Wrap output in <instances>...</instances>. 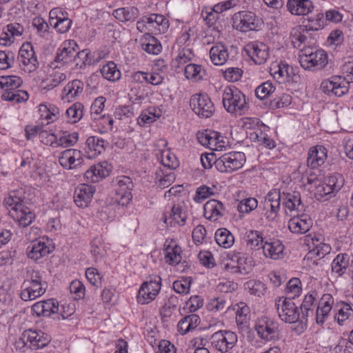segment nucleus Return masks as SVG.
Instances as JSON below:
<instances>
[{"instance_id": "nucleus-50", "label": "nucleus", "mask_w": 353, "mask_h": 353, "mask_svg": "<svg viewBox=\"0 0 353 353\" xmlns=\"http://www.w3.org/2000/svg\"><path fill=\"white\" fill-rule=\"evenodd\" d=\"M39 111L41 114V117L46 120H52V121L56 120L57 114H59V110L56 107L49 108L46 105H40Z\"/></svg>"}, {"instance_id": "nucleus-23", "label": "nucleus", "mask_w": 353, "mask_h": 353, "mask_svg": "<svg viewBox=\"0 0 353 353\" xmlns=\"http://www.w3.org/2000/svg\"><path fill=\"white\" fill-rule=\"evenodd\" d=\"M327 158V150L322 145L312 147L308 152L307 164L312 169L323 164Z\"/></svg>"}, {"instance_id": "nucleus-28", "label": "nucleus", "mask_w": 353, "mask_h": 353, "mask_svg": "<svg viewBox=\"0 0 353 353\" xmlns=\"http://www.w3.org/2000/svg\"><path fill=\"white\" fill-rule=\"evenodd\" d=\"M110 174V170L101 163L94 165L90 168L84 174L88 181L97 183Z\"/></svg>"}, {"instance_id": "nucleus-25", "label": "nucleus", "mask_w": 353, "mask_h": 353, "mask_svg": "<svg viewBox=\"0 0 353 353\" xmlns=\"http://www.w3.org/2000/svg\"><path fill=\"white\" fill-rule=\"evenodd\" d=\"M303 28L304 26H299L294 29L291 33L292 43L294 48L302 49V46L303 48H307V46L314 44V38H309L307 36L310 30H305Z\"/></svg>"}, {"instance_id": "nucleus-17", "label": "nucleus", "mask_w": 353, "mask_h": 353, "mask_svg": "<svg viewBox=\"0 0 353 353\" xmlns=\"http://www.w3.org/2000/svg\"><path fill=\"white\" fill-rule=\"evenodd\" d=\"M271 74L279 83L296 82L299 78L292 66L283 63L277 65L274 68H271Z\"/></svg>"}, {"instance_id": "nucleus-20", "label": "nucleus", "mask_w": 353, "mask_h": 353, "mask_svg": "<svg viewBox=\"0 0 353 353\" xmlns=\"http://www.w3.org/2000/svg\"><path fill=\"white\" fill-rule=\"evenodd\" d=\"M248 55L255 63H264L269 57V48L263 43H255L247 46Z\"/></svg>"}, {"instance_id": "nucleus-54", "label": "nucleus", "mask_w": 353, "mask_h": 353, "mask_svg": "<svg viewBox=\"0 0 353 353\" xmlns=\"http://www.w3.org/2000/svg\"><path fill=\"white\" fill-rule=\"evenodd\" d=\"M191 279L185 278L180 281H176L173 283V289L179 294H188L190 291Z\"/></svg>"}, {"instance_id": "nucleus-22", "label": "nucleus", "mask_w": 353, "mask_h": 353, "mask_svg": "<svg viewBox=\"0 0 353 353\" xmlns=\"http://www.w3.org/2000/svg\"><path fill=\"white\" fill-rule=\"evenodd\" d=\"M77 44L74 41H70L68 43H64L63 48L57 52L54 59V63H57L55 68L61 67L65 64L69 63L73 61L76 50L74 46Z\"/></svg>"}, {"instance_id": "nucleus-4", "label": "nucleus", "mask_w": 353, "mask_h": 353, "mask_svg": "<svg viewBox=\"0 0 353 353\" xmlns=\"http://www.w3.org/2000/svg\"><path fill=\"white\" fill-rule=\"evenodd\" d=\"M222 102L225 109L232 114L241 115L248 108L245 96L234 86L224 89Z\"/></svg>"}, {"instance_id": "nucleus-51", "label": "nucleus", "mask_w": 353, "mask_h": 353, "mask_svg": "<svg viewBox=\"0 0 353 353\" xmlns=\"http://www.w3.org/2000/svg\"><path fill=\"white\" fill-rule=\"evenodd\" d=\"M14 61V55L11 51H0V70H5L12 66Z\"/></svg>"}, {"instance_id": "nucleus-60", "label": "nucleus", "mask_w": 353, "mask_h": 353, "mask_svg": "<svg viewBox=\"0 0 353 353\" xmlns=\"http://www.w3.org/2000/svg\"><path fill=\"white\" fill-rule=\"evenodd\" d=\"M42 307L45 309V316H50L59 311V303L53 299L42 301Z\"/></svg>"}, {"instance_id": "nucleus-48", "label": "nucleus", "mask_w": 353, "mask_h": 353, "mask_svg": "<svg viewBox=\"0 0 353 353\" xmlns=\"http://www.w3.org/2000/svg\"><path fill=\"white\" fill-rule=\"evenodd\" d=\"M202 68L199 65L188 64L185 68V75L188 79L199 80L202 78Z\"/></svg>"}, {"instance_id": "nucleus-34", "label": "nucleus", "mask_w": 353, "mask_h": 353, "mask_svg": "<svg viewBox=\"0 0 353 353\" xmlns=\"http://www.w3.org/2000/svg\"><path fill=\"white\" fill-rule=\"evenodd\" d=\"M215 240L219 245L224 248H230L234 242V236L225 228H220L216 230Z\"/></svg>"}, {"instance_id": "nucleus-6", "label": "nucleus", "mask_w": 353, "mask_h": 353, "mask_svg": "<svg viewBox=\"0 0 353 353\" xmlns=\"http://www.w3.org/2000/svg\"><path fill=\"white\" fill-rule=\"evenodd\" d=\"M275 306L278 315L281 321L294 323L300 318L298 307L292 301L291 298L279 297L275 301Z\"/></svg>"}, {"instance_id": "nucleus-59", "label": "nucleus", "mask_w": 353, "mask_h": 353, "mask_svg": "<svg viewBox=\"0 0 353 353\" xmlns=\"http://www.w3.org/2000/svg\"><path fill=\"white\" fill-rule=\"evenodd\" d=\"M39 139L46 145L57 147V137L54 133H49L47 130H42L39 134Z\"/></svg>"}, {"instance_id": "nucleus-18", "label": "nucleus", "mask_w": 353, "mask_h": 353, "mask_svg": "<svg viewBox=\"0 0 353 353\" xmlns=\"http://www.w3.org/2000/svg\"><path fill=\"white\" fill-rule=\"evenodd\" d=\"M45 285L46 283L42 282L30 283L29 281H23L20 294L21 299L28 301L41 296L46 292Z\"/></svg>"}, {"instance_id": "nucleus-47", "label": "nucleus", "mask_w": 353, "mask_h": 353, "mask_svg": "<svg viewBox=\"0 0 353 353\" xmlns=\"http://www.w3.org/2000/svg\"><path fill=\"white\" fill-rule=\"evenodd\" d=\"M258 201L255 198L249 197L241 201L237 210L241 213H249L257 208Z\"/></svg>"}, {"instance_id": "nucleus-44", "label": "nucleus", "mask_w": 353, "mask_h": 353, "mask_svg": "<svg viewBox=\"0 0 353 353\" xmlns=\"http://www.w3.org/2000/svg\"><path fill=\"white\" fill-rule=\"evenodd\" d=\"M83 105L81 103H75L69 108L65 114L70 119V122L76 123L83 117Z\"/></svg>"}, {"instance_id": "nucleus-31", "label": "nucleus", "mask_w": 353, "mask_h": 353, "mask_svg": "<svg viewBox=\"0 0 353 353\" xmlns=\"http://www.w3.org/2000/svg\"><path fill=\"white\" fill-rule=\"evenodd\" d=\"M141 42L142 49L149 54H158L161 52V43L150 34L145 35L141 39Z\"/></svg>"}, {"instance_id": "nucleus-12", "label": "nucleus", "mask_w": 353, "mask_h": 353, "mask_svg": "<svg viewBox=\"0 0 353 353\" xmlns=\"http://www.w3.org/2000/svg\"><path fill=\"white\" fill-rule=\"evenodd\" d=\"M255 330L258 335L264 340L271 341L279 338L277 323L266 316L257 320Z\"/></svg>"}, {"instance_id": "nucleus-52", "label": "nucleus", "mask_w": 353, "mask_h": 353, "mask_svg": "<svg viewBox=\"0 0 353 353\" xmlns=\"http://www.w3.org/2000/svg\"><path fill=\"white\" fill-rule=\"evenodd\" d=\"M85 276L90 284L99 287L101 283V276L100 275L98 270L94 268H89L85 271Z\"/></svg>"}, {"instance_id": "nucleus-26", "label": "nucleus", "mask_w": 353, "mask_h": 353, "mask_svg": "<svg viewBox=\"0 0 353 353\" xmlns=\"http://www.w3.org/2000/svg\"><path fill=\"white\" fill-rule=\"evenodd\" d=\"M204 216L210 221H216L223 216V204L216 199L209 200L203 206Z\"/></svg>"}, {"instance_id": "nucleus-38", "label": "nucleus", "mask_w": 353, "mask_h": 353, "mask_svg": "<svg viewBox=\"0 0 353 353\" xmlns=\"http://www.w3.org/2000/svg\"><path fill=\"white\" fill-rule=\"evenodd\" d=\"M317 293L316 292H312L307 294L303 301L301 305V309L302 311V319H306L309 316L310 312L312 313L313 309L312 307L314 305V303L316 299Z\"/></svg>"}, {"instance_id": "nucleus-37", "label": "nucleus", "mask_w": 353, "mask_h": 353, "mask_svg": "<svg viewBox=\"0 0 353 353\" xmlns=\"http://www.w3.org/2000/svg\"><path fill=\"white\" fill-rule=\"evenodd\" d=\"M104 143L103 139L95 136L88 137L86 141L88 149L93 152L92 156L100 154L105 150Z\"/></svg>"}, {"instance_id": "nucleus-16", "label": "nucleus", "mask_w": 353, "mask_h": 353, "mask_svg": "<svg viewBox=\"0 0 353 353\" xmlns=\"http://www.w3.org/2000/svg\"><path fill=\"white\" fill-rule=\"evenodd\" d=\"M82 154L80 150L68 149L60 154L59 162L65 169H73L83 163Z\"/></svg>"}, {"instance_id": "nucleus-9", "label": "nucleus", "mask_w": 353, "mask_h": 353, "mask_svg": "<svg viewBox=\"0 0 353 353\" xmlns=\"http://www.w3.org/2000/svg\"><path fill=\"white\" fill-rule=\"evenodd\" d=\"M190 105L194 112L201 118H210L215 111L214 105L207 94H194L190 99Z\"/></svg>"}, {"instance_id": "nucleus-56", "label": "nucleus", "mask_w": 353, "mask_h": 353, "mask_svg": "<svg viewBox=\"0 0 353 353\" xmlns=\"http://www.w3.org/2000/svg\"><path fill=\"white\" fill-rule=\"evenodd\" d=\"M252 260L248 257H239L236 262L238 270H241L242 272H239L241 274H248L252 271Z\"/></svg>"}, {"instance_id": "nucleus-53", "label": "nucleus", "mask_w": 353, "mask_h": 353, "mask_svg": "<svg viewBox=\"0 0 353 353\" xmlns=\"http://www.w3.org/2000/svg\"><path fill=\"white\" fill-rule=\"evenodd\" d=\"M142 21L150 25L156 23L157 26L167 27L168 21L161 14H152L148 17H144Z\"/></svg>"}, {"instance_id": "nucleus-62", "label": "nucleus", "mask_w": 353, "mask_h": 353, "mask_svg": "<svg viewBox=\"0 0 353 353\" xmlns=\"http://www.w3.org/2000/svg\"><path fill=\"white\" fill-rule=\"evenodd\" d=\"M213 194L214 191L212 188L207 185H201L197 188L194 199L196 202H201L202 200H204Z\"/></svg>"}, {"instance_id": "nucleus-27", "label": "nucleus", "mask_w": 353, "mask_h": 353, "mask_svg": "<svg viewBox=\"0 0 353 353\" xmlns=\"http://www.w3.org/2000/svg\"><path fill=\"white\" fill-rule=\"evenodd\" d=\"M210 57L212 62L216 65H223L229 58L227 47L221 43L212 46L210 50Z\"/></svg>"}, {"instance_id": "nucleus-41", "label": "nucleus", "mask_w": 353, "mask_h": 353, "mask_svg": "<svg viewBox=\"0 0 353 353\" xmlns=\"http://www.w3.org/2000/svg\"><path fill=\"white\" fill-rule=\"evenodd\" d=\"M79 139V135L77 132L68 133L63 132L62 135L58 139L57 147L68 148L74 145Z\"/></svg>"}, {"instance_id": "nucleus-64", "label": "nucleus", "mask_w": 353, "mask_h": 353, "mask_svg": "<svg viewBox=\"0 0 353 353\" xmlns=\"http://www.w3.org/2000/svg\"><path fill=\"white\" fill-rule=\"evenodd\" d=\"M243 71L239 68H229L223 72L224 78L228 81L234 82L240 79Z\"/></svg>"}, {"instance_id": "nucleus-57", "label": "nucleus", "mask_w": 353, "mask_h": 353, "mask_svg": "<svg viewBox=\"0 0 353 353\" xmlns=\"http://www.w3.org/2000/svg\"><path fill=\"white\" fill-rule=\"evenodd\" d=\"M70 291L74 294V299L83 298L85 294V288L82 283L79 280H74L70 283Z\"/></svg>"}, {"instance_id": "nucleus-7", "label": "nucleus", "mask_w": 353, "mask_h": 353, "mask_svg": "<svg viewBox=\"0 0 353 353\" xmlns=\"http://www.w3.org/2000/svg\"><path fill=\"white\" fill-rule=\"evenodd\" d=\"M245 162L243 152H234L222 155L214 161V166L221 172H232L241 168Z\"/></svg>"}, {"instance_id": "nucleus-13", "label": "nucleus", "mask_w": 353, "mask_h": 353, "mask_svg": "<svg viewBox=\"0 0 353 353\" xmlns=\"http://www.w3.org/2000/svg\"><path fill=\"white\" fill-rule=\"evenodd\" d=\"M232 27L241 32H248L256 28L255 14L248 11H241L234 14Z\"/></svg>"}, {"instance_id": "nucleus-15", "label": "nucleus", "mask_w": 353, "mask_h": 353, "mask_svg": "<svg viewBox=\"0 0 353 353\" xmlns=\"http://www.w3.org/2000/svg\"><path fill=\"white\" fill-rule=\"evenodd\" d=\"M281 196L277 189L270 190L265 198V205L268 209L266 218L269 221H274L280 209Z\"/></svg>"}, {"instance_id": "nucleus-29", "label": "nucleus", "mask_w": 353, "mask_h": 353, "mask_svg": "<svg viewBox=\"0 0 353 353\" xmlns=\"http://www.w3.org/2000/svg\"><path fill=\"white\" fill-rule=\"evenodd\" d=\"M83 90V83L78 79L69 82L63 90L62 100L70 102L75 99Z\"/></svg>"}, {"instance_id": "nucleus-30", "label": "nucleus", "mask_w": 353, "mask_h": 353, "mask_svg": "<svg viewBox=\"0 0 353 353\" xmlns=\"http://www.w3.org/2000/svg\"><path fill=\"white\" fill-rule=\"evenodd\" d=\"M50 253V248L45 243L34 241L31 245L28 247L27 254L28 258L37 261Z\"/></svg>"}, {"instance_id": "nucleus-36", "label": "nucleus", "mask_w": 353, "mask_h": 353, "mask_svg": "<svg viewBox=\"0 0 353 353\" xmlns=\"http://www.w3.org/2000/svg\"><path fill=\"white\" fill-rule=\"evenodd\" d=\"M101 72L103 77L109 81H117L121 77V72L117 69V65L110 61L106 65H103L101 69Z\"/></svg>"}, {"instance_id": "nucleus-24", "label": "nucleus", "mask_w": 353, "mask_h": 353, "mask_svg": "<svg viewBox=\"0 0 353 353\" xmlns=\"http://www.w3.org/2000/svg\"><path fill=\"white\" fill-rule=\"evenodd\" d=\"M288 10L294 15H307L314 9V5L310 0H288Z\"/></svg>"}, {"instance_id": "nucleus-43", "label": "nucleus", "mask_w": 353, "mask_h": 353, "mask_svg": "<svg viewBox=\"0 0 353 353\" xmlns=\"http://www.w3.org/2000/svg\"><path fill=\"white\" fill-rule=\"evenodd\" d=\"M73 61L75 62L76 66L79 68H82L86 65H91L94 63L90 58V52L88 49L78 52H76Z\"/></svg>"}, {"instance_id": "nucleus-42", "label": "nucleus", "mask_w": 353, "mask_h": 353, "mask_svg": "<svg viewBox=\"0 0 353 353\" xmlns=\"http://www.w3.org/2000/svg\"><path fill=\"white\" fill-rule=\"evenodd\" d=\"M245 288L251 294L257 296L263 295L266 290L265 285L257 280L248 281L245 283Z\"/></svg>"}, {"instance_id": "nucleus-2", "label": "nucleus", "mask_w": 353, "mask_h": 353, "mask_svg": "<svg viewBox=\"0 0 353 353\" xmlns=\"http://www.w3.org/2000/svg\"><path fill=\"white\" fill-rule=\"evenodd\" d=\"M344 75V80L346 83H343L340 76H334L329 79H325L321 82V90L332 97H342L348 92L349 86L347 84L353 83V61H349L344 63L342 68Z\"/></svg>"}, {"instance_id": "nucleus-49", "label": "nucleus", "mask_w": 353, "mask_h": 353, "mask_svg": "<svg viewBox=\"0 0 353 353\" xmlns=\"http://www.w3.org/2000/svg\"><path fill=\"white\" fill-rule=\"evenodd\" d=\"M326 182L336 192H339L344 185V179L339 173H334L326 179Z\"/></svg>"}, {"instance_id": "nucleus-33", "label": "nucleus", "mask_w": 353, "mask_h": 353, "mask_svg": "<svg viewBox=\"0 0 353 353\" xmlns=\"http://www.w3.org/2000/svg\"><path fill=\"white\" fill-rule=\"evenodd\" d=\"M264 255L273 259H276L283 253V245L279 240L272 242H265L262 245Z\"/></svg>"}, {"instance_id": "nucleus-32", "label": "nucleus", "mask_w": 353, "mask_h": 353, "mask_svg": "<svg viewBox=\"0 0 353 353\" xmlns=\"http://www.w3.org/2000/svg\"><path fill=\"white\" fill-rule=\"evenodd\" d=\"M114 15L118 20L125 21H134L139 15V10L135 7H126L117 9Z\"/></svg>"}, {"instance_id": "nucleus-61", "label": "nucleus", "mask_w": 353, "mask_h": 353, "mask_svg": "<svg viewBox=\"0 0 353 353\" xmlns=\"http://www.w3.org/2000/svg\"><path fill=\"white\" fill-rule=\"evenodd\" d=\"M72 25V20L68 17H59L54 23V28L60 33L67 32Z\"/></svg>"}, {"instance_id": "nucleus-3", "label": "nucleus", "mask_w": 353, "mask_h": 353, "mask_svg": "<svg viewBox=\"0 0 353 353\" xmlns=\"http://www.w3.org/2000/svg\"><path fill=\"white\" fill-rule=\"evenodd\" d=\"M22 83L21 79L18 76L0 77V89L4 90L1 94V99L16 103L26 101L29 97L28 92L18 89Z\"/></svg>"}, {"instance_id": "nucleus-21", "label": "nucleus", "mask_w": 353, "mask_h": 353, "mask_svg": "<svg viewBox=\"0 0 353 353\" xmlns=\"http://www.w3.org/2000/svg\"><path fill=\"white\" fill-rule=\"evenodd\" d=\"M95 188L87 184L79 185L74 191V201L77 206L81 208L87 207L90 202Z\"/></svg>"}, {"instance_id": "nucleus-19", "label": "nucleus", "mask_w": 353, "mask_h": 353, "mask_svg": "<svg viewBox=\"0 0 353 353\" xmlns=\"http://www.w3.org/2000/svg\"><path fill=\"white\" fill-rule=\"evenodd\" d=\"M9 214L23 228L30 225L35 219V214L26 205H19L17 210H10Z\"/></svg>"}, {"instance_id": "nucleus-11", "label": "nucleus", "mask_w": 353, "mask_h": 353, "mask_svg": "<svg viewBox=\"0 0 353 353\" xmlns=\"http://www.w3.org/2000/svg\"><path fill=\"white\" fill-rule=\"evenodd\" d=\"M236 342V334L229 330H220L212 336V345L222 353L228 352Z\"/></svg>"}, {"instance_id": "nucleus-45", "label": "nucleus", "mask_w": 353, "mask_h": 353, "mask_svg": "<svg viewBox=\"0 0 353 353\" xmlns=\"http://www.w3.org/2000/svg\"><path fill=\"white\" fill-rule=\"evenodd\" d=\"M275 87L273 84L270 81H266L256 88L255 95L258 99L263 100L273 93Z\"/></svg>"}, {"instance_id": "nucleus-40", "label": "nucleus", "mask_w": 353, "mask_h": 353, "mask_svg": "<svg viewBox=\"0 0 353 353\" xmlns=\"http://www.w3.org/2000/svg\"><path fill=\"white\" fill-rule=\"evenodd\" d=\"M91 254L94 261H97L105 256L106 250L102 241L99 238H94L91 242Z\"/></svg>"}, {"instance_id": "nucleus-55", "label": "nucleus", "mask_w": 353, "mask_h": 353, "mask_svg": "<svg viewBox=\"0 0 353 353\" xmlns=\"http://www.w3.org/2000/svg\"><path fill=\"white\" fill-rule=\"evenodd\" d=\"M37 336H39V332L32 330H25L20 337L19 343L21 341L24 345H28L31 348Z\"/></svg>"}, {"instance_id": "nucleus-10", "label": "nucleus", "mask_w": 353, "mask_h": 353, "mask_svg": "<svg viewBox=\"0 0 353 353\" xmlns=\"http://www.w3.org/2000/svg\"><path fill=\"white\" fill-rule=\"evenodd\" d=\"M17 59L19 65L22 67L23 70L26 72H33L39 67V61L30 43H26L22 45L19 51Z\"/></svg>"}, {"instance_id": "nucleus-1", "label": "nucleus", "mask_w": 353, "mask_h": 353, "mask_svg": "<svg viewBox=\"0 0 353 353\" xmlns=\"http://www.w3.org/2000/svg\"><path fill=\"white\" fill-rule=\"evenodd\" d=\"M285 196L283 205L290 212H296L297 215L291 218L288 222V228L291 232L304 234L312 226L310 217L305 214L306 207L302 202L299 192L283 194Z\"/></svg>"}, {"instance_id": "nucleus-35", "label": "nucleus", "mask_w": 353, "mask_h": 353, "mask_svg": "<svg viewBox=\"0 0 353 353\" xmlns=\"http://www.w3.org/2000/svg\"><path fill=\"white\" fill-rule=\"evenodd\" d=\"M350 257L347 254H338L332 263V270L342 276L349 265Z\"/></svg>"}, {"instance_id": "nucleus-8", "label": "nucleus", "mask_w": 353, "mask_h": 353, "mask_svg": "<svg viewBox=\"0 0 353 353\" xmlns=\"http://www.w3.org/2000/svg\"><path fill=\"white\" fill-rule=\"evenodd\" d=\"M161 287V278L159 275H150L139 290L137 301L141 304H148L154 300Z\"/></svg>"}, {"instance_id": "nucleus-63", "label": "nucleus", "mask_w": 353, "mask_h": 353, "mask_svg": "<svg viewBox=\"0 0 353 353\" xmlns=\"http://www.w3.org/2000/svg\"><path fill=\"white\" fill-rule=\"evenodd\" d=\"M219 14L220 13L219 12H216L214 10V7L211 9L210 11L203 10L201 12V15H202L203 19L205 20L206 24L209 27H211L215 24L216 21L219 18Z\"/></svg>"}, {"instance_id": "nucleus-58", "label": "nucleus", "mask_w": 353, "mask_h": 353, "mask_svg": "<svg viewBox=\"0 0 353 353\" xmlns=\"http://www.w3.org/2000/svg\"><path fill=\"white\" fill-rule=\"evenodd\" d=\"M331 251V247L329 244L320 242L316 243L312 250L310 252L311 254H314L319 258H323L325 255L328 254Z\"/></svg>"}, {"instance_id": "nucleus-39", "label": "nucleus", "mask_w": 353, "mask_h": 353, "mask_svg": "<svg viewBox=\"0 0 353 353\" xmlns=\"http://www.w3.org/2000/svg\"><path fill=\"white\" fill-rule=\"evenodd\" d=\"M246 242L251 249L262 248L264 245L263 239L261 233L256 230H250L246 233Z\"/></svg>"}, {"instance_id": "nucleus-14", "label": "nucleus", "mask_w": 353, "mask_h": 353, "mask_svg": "<svg viewBox=\"0 0 353 353\" xmlns=\"http://www.w3.org/2000/svg\"><path fill=\"white\" fill-rule=\"evenodd\" d=\"M115 189V201L122 206L126 205L132 199L131 190L133 188V183L128 176H122L117 183Z\"/></svg>"}, {"instance_id": "nucleus-46", "label": "nucleus", "mask_w": 353, "mask_h": 353, "mask_svg": "<svg viewBox=\"0 0 353 353\" xmlns=\"http://www.w3.org/2000/svg\"><path fill=\"white\" fill-rule=\"evenodd\" d=\"M308 22L307 25L304 26L303 30L316 31L322 29L324 26V14L319 13L315 17L309 18Z\"/></svg>"}, {"instance_id": "nucleus-5", "label": "nucleus", "mask_w": 353, "mask_h": 353, "mask_svg": "<svg viewBox=\"0 0 353 353\" xmlns=\"http://www.w3.org/2000/svg\"><path fill=\"white\" fill-rule=\"evenodd\" d=\"M301 53L299 62L305 70L313 68L321 70L327 64V55L323 50H314L310 47L302 48Z\"/></svg>"}]
</instances>
